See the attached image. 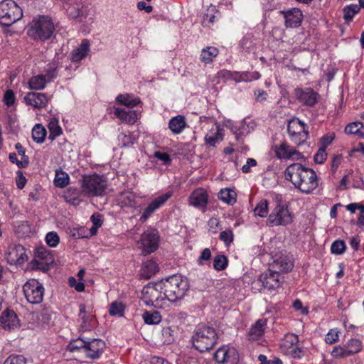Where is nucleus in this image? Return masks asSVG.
Listing matches in <instances>:
<instances>
[{
  "mask_svg": "<svg viewBox=\"0 0 364 364\" xmlns=\"http://www.w3.org/2000/svg\"><path fill=\"white\" fill-rule=\"evenodd\" d=\"M285 176L296 188L306 194L312 193L318 186L316 172L299 163L289 166L285 171Z\"/></svg>",
  "mask_w": 364,
  "mask_h": 364,
  "instance_id": "1",
  "label": "nucleus"
},
{
  "mask_svg": "<svg viewBox=\"0 0 364 364\" xmlns=\"http://www.w3.org/2000/svg\"><path fill=\"white\" fill-rule=\"evenodd\" d=\"M161 289L165 298L174 302L183 298L188 289V283L181 275L173 274L163 282Z\"/></svg>",
  "mask_w": 364,
  "mask_h": 364,
  "instance_id": "2",
  "label": "nucleus"
},
{
  "mask_svg": "<svg viewBox=\"0 0 364 364\" xmlns=\"http://www.w3.org/2000/svg\"><path fill=\"white\" fill-rule=\"evenodd\" d=\"M54 30L55 26L51 18L40 16L32 20L27 33L35 41H45L53 36Z\"/></svg>",
  "mask_w": 364,
  "mask_h": 364,
  "instance_id": "3",
  "label": "nucleus"
},
{
  "mask_svg": "<svg viewBox=\"0 0 364 364\" xmlns=\"http://www.w3.org/2000/svg\"><path fill=\"white\" fill-rule=\"evenodd\" d=\"M218 335L214 328L207 326L198 327L192 336L193 347L203 353L211 350L217 343Z\"/></svg>",
  "mask_w": 364,
  "mask_h": 364,
  "instance_id": "4",
  "label": "nucleus"
},
{
  "mask_svg": "<svg viewBox=\"0 0 364 364\" xmlns=\"http://www.w3.org/2000/svg\"><path fill=\"white\" fill-rule=\"evenodd\" d=\"M107 181L97 174L84 176L81 180L82 193L88 197L102 196L106 193Z\"/></svg>",
  "mask_w": 364,
  "mask_h": 364,
  "instance_id": "5",
  "label": "nucleus"
},
{
  "mask_svg": "<svg viewBox=\"0 0 364 364\" xmlns=\"http://www.w3.org/2000/svg\"><path fill=\"white\" fill-rule=\"evenodd\" d=\"M23 16L22 9L14 0H4L0 2V23L9 27Z\"/></svg>",
  "mask_w": 364,
  "mask_h": 364,
  "instance_id": "6",
  "label": "nucleus"
},
{
  "mask_svg": "<svg viewBox=\"0 0 364 364\" xmlns=\"http://www.w3.org/2000/svg\"><path fill=\"white\" fill-rule=\"evenodd\" d=\"M293 217L287 207L278 203L269 215L267 223L269 226L287 225L291 223Z\"/></svg>",
  "mask_w": 364,
  "mask_h": 364,
  "instance_id": "7",
  "label": "nucleus"
},
{
  "mask_svg": "<svg viewBox=\"0 0 364 364\" xmlns=\"http://www.w3.org/2000/svg\"><path fill=\"white\" fill-rule=\"evenodd\" d=\"M287 131L291 140L298 146L303 144L308 139V127L299 119H292L289 122Z\"/></svg>",
  "mask_w": 364,
  "mask_h": 364,
  "instance_id": "8",
  "label": "nucleus"
},
{
  "mask_svg": "<svg viewBox=\"0 0 364 364\" xmlns=\"http://www.w3.org/2000/svg\"><path fill=\"white\" fill-rule=\"evenodd\" d=\"M23 291L26 300L32 304L42 302L44 296V287L38 280L29 279L23 286Z\"/></svg>",
  "mask_w": 364,
  "mask_h": 364,
  "instance_id": "9",
  "label": "nucleus"
},
{
  "mask_svg": "<svg viewBox=\"0 0 364 364\" xmlns=\"http://www.w3.org/2000/svg\"><path fill=\"white\" fill-rule=\"evenodd\" d=\"M262 284V287L267 290H274L280 287L284 282V277L269 267V269L262 273L258 279Z\"/></svg>",
  "mask_w": 364,
  "mask_h": 364,
  "instance_id": "10",
  "label": "nucleus"
},
{
  "mask_svg": "<svg viewBox=\"0 0 364 364\" xmlns=\"http://www.w3.org/2000/svg\"><path fill=\"white\" fill-rule=\"evenodd\" d=\"M217 363L222 364H238L239 355L233 347L223 346L218 348L214 354Z\"/></svg>",
  "mask_w": 364,
  "mask_h": 364,
  "instance_id": "11",
  "label": "nucleus"
},
{
  "mask_svg": "<svg viewBox=\"0 0 364 364\" xmlns=\"http://www.w3.org/2000/svg\"><path fill=\"white\" fill-rule=\"evenodd\" d=\"M294 95L300 103L308 107H314L319 100V95L311 87H297Z\"/></svg>",
  "mask_w": 364,
  "mask_h": 364,
  "instance_id": "12",
  "label": "nucleus"
},
{
  "mask_svg": "<svg viewBox=\"0 0 364 364\" xmlns=\"http://www.w3.org/2000/svg\"><path fill=\"white\" fill-rule=\"evenodd\" d=\"M5 259L11 265L22 264L27 260V255L22 245H10L5 252Z\"/></svg>",
  "mask_w": 364,
  "mask_h": 364,
  "instance_id": "13",
  "label": "nucleus"
},
{
  "mask_svg": "<svg viewBox=\"0 0 364 364\" xmlns=\"http://www.w3.org/2000/svg\"><path fill=\"white\" fill-rule=\"evenodd\" d=\"M269 267L279 274L288 273L294 267V260L291 256L288 255L277 254L274 257L273 262L269 264Z\"/></svg>",
  "mask_w": 364,
  "mask_h": 364,
  "instance_id": "14",
  "label": "nucleus"
},
{
  "mask_svg": "<svg viewBox=\"0 0 364 364\" xmlns=\"http://www.w3.org/2000/svg\"><path fill=\"white\" fill-rule=\"evenodd\" d=\"M143 250L147 254L154 252L159 247V235L156 229H149L141 237Z\"/></svg>",
  "mask_w": 364,
  "mask_h": 364,
  "instance_id": "15",
  "label": "nucleus"
},
{
  "mask_svg": "<svg viewBox=\"0 0 364 364\" xmlns=\"http://www.w3.org/2000/svg\"><path fill=\"white\" fill-rule=\"evenodd\" d=\"M279 13L285 20L284 25L287 28H297L301 26L303 14L299 9L292 8L287 11H280Z\"/></svg>",
  "mask_w": 364,
  "mask_h": 364,
  "instance_id": "16",
  "label": "nucleus"
},
{
  "mask_svg": "<svg viewBox=\"0 0 364 364\" xmlns=\"http://www.w3.org/2000/svg\"><path fill=\"white\" fill-rule=\"evenodd\" d=\"M171 193H166L154 198L144 209L140 217V221L145 222L156 210L163 205L171 197Z\"/></svg>",
  "mask_w": 364,
  "mask_h": 364,
  "instance_id": "17",
  "label": "nucleus"
},
{
  "mask_svg": "<svg viewBox=\"0 0 364 364\" xmlns=\"http://www.w3.org/2000/svg\"><path fill=\"white\" fill-rule=\"evenodd\" d=\"M65 3L68 4L66 11L70 17L82 21V18L87 16L88 8L83 4L82 0H73Z\"/></svg>",
  "mask_w": 364,
  "mask_h": 364,
  "instance_id": "18",
  "label": "nucleus"
},
{
  "mask_svg": "<svg viewBox=\"0 0 364 364\" xmlns=\"http://www.w3.org/2000/svg\"><path fill=\"white\" fill-rule=\"evenodd\" d=\"M24 101L28 105L41 109L47 106L49 97L45 93L30 92L24 97Z\"/></svg>",
  "mask_w": 364,
  "mask_h": 364,
  "instance_id": "19",
  "label": "nucleus"
},
{
  "mask_svg": "<svg viewBox=\"0 0 364 364\" xmlns=\"http://www.w3.org/2000/svg\"><path fill=\"white\" fill-rule=\"evenodd\" d=\"M208 201V195L203 188H197L194 190L189 196V203L191 205L205 210Z\"/></svg>",
  "mask_w": 364,
  "mask_h": 364,
  "instance_id": "20",
  "label": "nucleus"
},
{
  "mask_svg": "<svg viewBox=\"0 0 364 364\" xmlns=\"http://www.w3.org/2000/svg\"><path fill=\"white\" fill-rule=\"evenodd\" d=\"M274 151L276 156L280 159L290 158L299 159L303 157L300 152L288 145L286 142L282 143L279 146H275Z\"/></svg>",
  "mask_w": 364,
  "mask_h": 364,
  "instance_id": "21",
  "label": "nucleus"
},
{
  "mask_svg": "<svg viewBox=\"0 0 364 364\" xmlns=\"http://www.w3.org/2000/svg\"><path fill=\"white\" fill-rule=\"evenodd\" d=\"M105 348V343L101 339H92L86 342L85 353L88 358L96 359L100 357Z\"/></svg>",
  "mask_w": 364,
  "mask_h": 364,
  "instance_id": "22",
  "label": "nucleus"
},
{
  "mask_svg": "<svg viewBox=\"0 0 364 364\" xmlns=\"http://www.w3.org/2000/svg\"><path fill=\"white\" fill-rule=\"evenodd\" d=\"M143 294L146 304L154 306L156 308L161 306V301L164 300V298L159 299L161 292L156 287H146L143 289Z\"/></svg>",
  "mask_w": 364,
  "mask_h": 364,
  "instance_id": "23",
  "label": "nucleus"
},
{
  "mask_svg": "<svg viewBox=\"0 0 364 364\" xmlns=\"http://www.w3.org/2000/svg\"><path fill=\"white\" fill-rule=\"evenodd\" d=\"M79 317L82 320L80 329L82 331H87L93 327L94 316L92 315L90 311L86 309L85 304H80L79 306Z\"/></svg>",
  "mask_w": 364,
  "mask_h": 364,
  "instance_id": "24",
  "label": "nucleus"
},
{
  "mask_svg": "<svg viewBox=\"0 0 364 364\" xmlns=\"http://www.w3.org/2000/svg\"><path fill=\"white\" fill-rule=\"evenodd\" d=\"M0 324L4 329L11 330L18 324V319L14 311L5 310L0 316Z\"/></svg>",
  "mask_w": 364,
  "mask_h": 364,
  "instance_id": "25",
  "label": "nucleus"
},
{
  "mask_svg": "<svg viewBox=\"0 0 364 364\" xmlns=\"http://www.w3.org/2000/svg\"><path fill=\"white\" fill-rule=\"evenodd\" d=\"M90 51V42L87 39L82 41L80 45L73 49L70 53V60L73 63H78L85 58Z\"/></svg>",
  "mask_w": 364,
  "mask_h": 364,
  "instance_id": "26",
  "label": "nucleus"
},
{
  "mask_svg": "<svg viewBox=\"0 0 364 364\" xmlns=\"http://www.w3.org/2000/svg\"><path fill=\"white\" fill-rule=\"evenodd\" d=\"M267 326V319L261 318L256 321L249 331L248 336L250 340H257L264 332Z\"/></svg>",
  "mask_w": 364,
  "mask_h": 364,
  "instance_id": "27",
  "label": "nucleus"
},
{
  "mask_svg": "<svg viewBox=\"0 0 364 364\" xmlns=\"http://www.w3.org/2000/svg\"><path fill=\"white\" fill-rule=\"evenodd\" d=\"M186 127V122L183 115L178 114L172 117L168 122V128L173 134H179Z\"/></svg>",
  "mask_w": 364,
  "mask_h": 364,
  "instance_id": "28",
  "label": "nucleus"
},
{
  "mask_svg": "<svg viewBox=\"0 0 364 364\" xmlns=\"http://www.w3.org/2000/svg\"><path fill=\"white\" fill-rule=\"evenodd\" d=\"M159 271V267L156 262L147 260L142 264L141 277L149 279Z\"/></svg>",
  "mask_w": 364,
  "mask_h": 364,
  "instance_id": "29",
  "label": "nucleus"
},
{
  "mask_svg": "<svg viewBox=\"0 0 364 364\" xmlns=\"http://www.w3.org/2000/svg\"><path fill=\"white\" fill-rule=\"evenodd\" d=\"M81 193H82V191H80L78 188L70 187L64 192L63 198L68 203L76 206L81 202L80 198Z\"/></svg>",
  "mask_w": 364,
  "mask_h": 364,
  "instance_id": "30",
  "label": "nucleus"
},
{
  "mask_svg": "<svg viewBox=\"0 0 364 364\" xmlns=\"http://www.w3.org/2000/svg\"><path fill=\"white\" fill-rule=\"evenodd\" d=\"M223 129L217 127L216 131L210 130L205 136V141L210 146H215L218 143L223 139Z\"/></svg>",
  "mask_w": 364,
  "mask_h": 364,
  "instance_id": "31",
  "label": "nucleus"
},
{
  "mask_svg": "<svg viewBox=\"0 0 364 364\" xmlns=\"http://www.w3.org/2000/svg\"><path fill=\"white\" fill-rule=\"evenodd\" d=\"M48 83L43 77V75H37L31 77L28 82V88L31 90H42Z\"/></svg>",
  "mask_w": 364,
  "mask_h": 364,
  "instance_id": "32",
  "label": "nucleus"
},
{
  "mask_svg": "<svg viewBox=\"0 0 364 364\" xmlns=\"http://www.w3.org/2000/svg\"><path fill=\"white\" fill-rule=\"evenodd\" d=\"M116 100L118 103L130 108L134 107L141 102L139 98H134L132 95L129 94H120L117 97Z\"/></svg>",
  "mask_w": 364,
  "mask_h": 364,
  "instance_id": "33",
  "label": "nucleus"
},
{
  "mask_svg": "<svg viewBox=\"0 0 364 364\" xmlns=\"http://www.w3.org/2000/svg\"><path fill=\"white\" fill-rule=\"evenodd\" d=\"M58 63L56 62H52L47 65L45 69V74H42L43 78L50 82L55 79L58 76Z\"/></svg>",
  "mask_w": 364,
  "mask_h": 364,
  "instance_id": "34",
  "label": "nucleus"
},
{
  "mask_svg": "<svg viewBox=\"0 0 364 364\" xmlns=\"http://www.w3.org/2000/svg\"><path fill=\"white\" fill-rule=\"evenodd\" d=\"M218 50L215 47L209 46L203 48L200 54V60L205 64L210 63L218 55Z\"/></svg>",
  "mask_w": 364,
  "mask_h": 364,
  "instance_id": "35",
  "label": "nucleus"
},
{
  "mask_svg": "<svg viewBox=\"0 0 364 364\" xmlns=\"http://www.w3.org/2000/svg\"><path fill=\"white\" fill-rule=\"evenodd\" d=\"M145 323L149 325H156L161 321V316L156 311H145L142 315Z\"/></svg>",
  "mask_w": 364,
  "mask_h": 364,
  "instance_id": "36",
  "label": "nucleus"
},
{
  "mask_svg": "<svg viewBox=\"0 0 364 364\" xmlns=\"http://www.w3.org/2000/svg\"><path fill=\"white\" fill-rule=\"evenodd\" d=\"M48 127L49 130L48 139L51 141L55 140L56 137L59 136L63 133L62 128L59 125L58 119L55 118L50 121Z\"/></svg>",
  "mask_w": 364,
  "mask_h": 364,
  "instance_id": "37",
  "label": "nucleus"
},
{
  "mask_svg": "<svg viewBox=\"0 0 364 364\" xmlns=\"http://www.w3.org/2000/svg\"><path fill=\"white\" fill-rule=\"evenodd\" d=\"M46 136V130L45 127L41 124H37L32 129V139L37 143L41 144L45 141Z\"/></svg>",
  "mask_w": 364,
  "mask_h": 364,
  "instance_id": "38",
  "label": "nucleus"
},
{
  "mask_svg": "<svg viewBox=\"0 0 364 364\" xmlns=\"http://www.w3.org/2000/svg\"><path fill=\"white\" fill-rule=\"evenodd\" d=\"M236 193L230 189L225 188L218 193L220 200L228 204H233L236 202Z\"/></svg>",
  "mask_w": 364,
  "mask_h": 364,
  "instance_id": "39",
  "label": "nucleus"
},
{
  "mask_svg": "<svg viewBox=\"0 0 364 364\" xmlns=\"http://www.w3.org/2000/svg\"><path fill=\"white\" fill-rule=\"evenodd\" d=\"M69 176L67 173L61 171L56 170L55 171V177L54 179V184L56 187L58 188H64L69 183Z\"/></svg>",
  "mask_w": 364,
  "mask_h": 364,
  "instance_id": "40",
  "label": "nucleus"
},
{
  "mask_svg": "<svg viewBox=\"0 0 364 364\" xmlns=\"http://www.w3.org/2000/svg\"><path fill=\"white\" fill-rule=\"evenodd\" d=\"M299 341L298 336L294 333L287 334L284 337V339L282 343L283 350L287 352V350H290L291 348L296 346V344Z\"/></svg>",
  "mask_w": 364,
  "mask_h": 364,
  "instance_id": "41",
  "label": "nucleus"
},
{
  "mask_svg": "<svg viewBox=\"0 0 364 364\" xmlns=\"http://www.w3.org/2000/svg\"><path fill=\"white\" fill-rule=\"evenodd\" d=\"M345 346L348 355L358 353L362 348V343L360 341L356 338L349 340Z\"/></svg>",
  "mask_w": 364,
  "mask_h": 364,
  "instance_id": "42",
  "label": "nucleus"
},
{
  "mask_svg": "<svg viewBox=\"0 0 364 364\" xmlns=\"http://www.w3.org/2000/svg\"><path fill=\"white\" fill-rule=\"evenodd\" d=\"M213 268L217 271L224 270L228 264V260L226 256L218 255L213 259Z\"/></svg>",
  "mask_w": 364,
  "mask_h": 364,
  "instance_id": "43",
  "label": "nucleus"
},
{
  "mask_svg": "<svg viewBox=\"0 0 364 364\" xmlns=\"http://www.w3.org/2000/svg\"><path fill=\"white\" fill-rule=\"evenodd\" d=\"M360 7L357 4H350L343 8V18L346 22L350 21L354 15L358 13Z\"/></svg>",
  "mask_w": 364,
  "mask_h": 364,
  "instance_id": "44",
  "label": "nucleus"
},
{
  "mask_svg": "<svg viewBox=\"0 0 364 364\" xmlns=\"http://www.w3.org/2000/svg\"><path fill=\"white\" fill-rule=\"evenodd\" d=\"M125 306L121 301H114L110 304L109 313L111 316H122Z\"/></svg>",
  "mask_w": 364,
  "mask_h": 364,
  "instance_id": "45",
  "label": "nucleus"
},
{
  "mask_svg": "<svg viewBox=\"0 0 364 364\" xmlns=\"http://www.w3.org/2000/svg\"><path fill=\"white\" fill-rule=\"evenodd\" d=\"M86 341L78 338L77 339L73 340L67 346V349L70 352H75L80 349L86 350Z\"/></svg>",
  "mask_w": 364,
  "mask_h": 364,
  "instance_id": "46",
  "label": "nucleus"
},
{
  "mask_svg": "<svg viewBox=\"0 0 364 364\" xmlns=\"http://www.w3.org/2000/svg\"><path fill=\"white\" fill-rule=\"evenodd\" d=\"M255 214L259 217H266L268 213V202L267 200H260L254 209Z\"/></svg>",
  "mask_w": 364,
  "mask_h": 364,
  "instance_id": "47",
  "label": "nucleus"
},
{
  "mask_svg": "<svg viewBox=\"0 0 364 364\" xmlns=\"http://www.w3.org/2000/svg\"><path fill=\"white\" fill-rule=\"evenodd\" d=\"M121 202L125 206L132 207L136 204V196L132 192L122 193Z\"/></svg>",
  "mask_w": 364,
  "mask_h": 364,
  "instance_id": "48",
  "label": "nucleus"
},
{
  "mask_svg": "<svg viewBox=\"0 0 364 364\" xmlns=\"http://www.w3.org/2000/svg\"><path fill=\"white\" fill-rule=\"evenodd\" d=\"M3 364H27L26 358L22 355H10Z\"/></svg>",
  "mask_w": 364,
  "mask_h": 364,
  "instance_id": "49",
  "label": "nucleus"
},
{
  "mask_svg": "<svg viewBox=\"0 0 364 364\" xmlns=\"http://www.w3.org/2000/svg\"><path fill=\"white\" fill-rule=\"evenodd\" d=\"M346 243L343 240H338L333 242L331 247V251L335 255H341L346 250Z\"/></svg>",
  "mask_w": 364,
  "mask_h": 364,
  "instance_id": "50",
  "label": "nucleus"
},
{
  "mask_svg": "<svg viewBox=\"0 0 364 364\" xmlns=\"http://www.w3.org/2000/svg\"><path fill=\"white\" fill-rule=\"evenodd\" d=\"M219 238L224 242L226 246H229L233 241L234 235L230 229L225 230L220 233Z\"/></svg>",
  "mask_w": 364,
  "mask_h": 364,
  "instance_id": "51",
  "label": "nucleus"
},
{
  "mask_svg": "<svg viewBox=\"0 0 364 364\" xmlns=\"http://www.w3.org/2000/svg\"><path fill=\"white\" fill-rule=\"evenodd\" d=\"M363 125L361 122H355L348 124L345 128V132L348 134H358Z\"/></svg>",
  "mask_w": 364,
  "mask_h": 364,
  "instance_id": "52",
  "label": "nucleus"
},
{
  "mask_svg": "<svg viewBox=\"0 0 364 364\" xmlns=\"http://www.w3.org/2000/svg\"><path fill=\"white\" fill-rule=\"evenodd\" d=\"M46 243L50 246L55 247L60 242V237L55 232H50L46 236Z\"/></svg>",
  "mask_w": 364,
  "mask_h": 364,
  "instance_id": "53",
  "label": "nucleus"
},
{
  "mask_svg": "<svg viewBox=\"0 0 364 364\" xmlns=\"http://www.w3.org/2000/svg\"><path fill=\"white\" fill-rule=\"evenodd\" d=\"M211 258V251L209 248H205L200 253L197 262L198 265H204L205 262H208Z\"/></svg>",
  "mask_w": 364,
  "mask_h": 364,
  "instance_id": "54",
  "label": "nucleus"
},
{
  "mask_svg": "<svg viewBox=\"0 0 364 364\" xmlns=\"http://www.w3.org/2000/svg\"><path fill=\"white\" fill-rule=\"evenodd\" d=\"M334 137V134H329L323 136L319 141V147L326 149V147L333 142Z\"/></svg>",
  "mask_w": 364,
  "mask_h": 364,
  "instance_id": "55",
  "label": "nucleus"
},
{
  "mask_svg": "<svg viewBox=\"0 0 364 364\" xmlns=\"http://www.w3.org/2000/svg\"><path fill=\"white\" fill-rule=\"evenodd\" d=\"M68 284L70 287H74L75 290L78 292H82L85 290V286L83 282H77L75 278L73 277H70L68 279Z\"/></svg>",
  "mask_w": 364,
  "mask_h": 364,
  "instance_id": "56",
  "label": "nucleus"
},
{
  "mask_svg": "<svg viewBox=\"0 0 364 364\" xmlns=\"http://www.w3.org/2000/svg\"><path fill=\"white\" fill-rule=\"evenodd\" d=\"M327 154L323 148H318V150L314 155V159L316 164H322L326 159Z\"/></svg>",
  "mask_w": 364,
  "mask_h": 364,
  "instance_id": "57",
  "label": "nucleus"
},
{
  "mask_svg": "<svg viewBox=\"0 0 364 364\" xmlns=\"http://www.w3.org/2000/svg\"><path fill=\"white\" fill-rule=\"evenodd\" d=\"M331 355L333 357H336V358L349 356L348 353L346 350V346H344L343 347H341V346L334 347L331 352Z\"/></svg>",
  "mask_w": 364,
  "mask_h": 364,
  "instance_id": "58",
  "label": "nucleus"
},
{
  "mask_svg": "<svg viewBox=\"0 0 364 364\" xmlns=\"http://www.w3.org/2000/svg\"><path fill=\"white\" fill-rule=\"evenodd\" d=\"M338 340V332L334 329H331L326 334L325 341L328 344H333Z\"/></svg>",
  "mask_w": 364,
  "mask_h": 364,
  "instance_id": "59",
  "label": "nucleus"
},
{
  "mask_svg": "<svg viewBox=\"0 0 364 364\" xmlns=\"http://www.w3.org/2000/svg\"><path fill=\"white\" fill-rule=\"evenodd\" d=\"M154 156L159 160L162 161L165 165H168L171 164V159L167 153L156 151L154 154Z\"/></svg>",
  "mask_w": 364,
  "mask_h": 364,
  "instance_id": "60",
  "label": "nucleus"
},
{
  "mask_svg": "<svg viewBox=\"0 0 364 364\" xmlns=\"http://www.w3.org/2000/svg\"><path fill=\"white\" fill-rule=\"evenodd\" d=\"M15 97L12 90H7L4 97V101L7 106H11L14 103Z\"/></svg>",
  "mask_w": 364,
  "mask_h": 364,
  "instance_id": "61",
  "label": "nucleus"
},
{
  "mask_svg": "<svg viewBox=\"0 0 364 364\" xmlns=\"http://www.w3.org/2000/svg\"><path fill=\"white\" fill-rule=\"evenodd\" d=\"M285 353L289 354L294 358H300L303 355L302 350L297 346H295L291 348L290 350H287V352Z\"/></svg>",
  "mask_w": 364,
  "mask_h": 364,
  "instance_id": "62",
  "label": "nucleus"
},
{
  "mask_svg": "<svg viewBox=\"0 0 364 364\" xmlns=\"http://www.w3.org/2000/svg\"><path fill=\"white\" fill-rule=\"evenodd\" d=\"M114 115L119 118L122 122H124L126 120L127 111L122 108H115L114 111Z\"/></svg>",
  "mask_w": 364,
  "mask_h": 364,
  "instance_id": "63",
  "label": "nucleus"
},
{
  "mask_svg": "<svg viewBox=\"0 0 364 364\" xmlns=\"http://www.w3.org/2000/svg\"><path fill=\"white\" fill-rule=\"evenodd\" d=\"M257 165V161L255 159L249 158L247 159L246 164L242 166V171L243 173H249L250 171L251 166H255Z\"/></svg>",
  "mask_w": 364,
  "mask_h": 364,
  "instance_id": "64",
  "label": "nucleus"
}]
</instances>
